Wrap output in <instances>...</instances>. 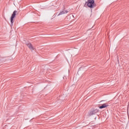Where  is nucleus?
Instances as JSON below:
<instances>
[{
	"label": "nucleus",
	"mask_w": 129,
	"mask_h": 129,
	"mask_svg": "<svg viewBox=\"0 0 129 129\" xmlns=\"http://www.w3.org/2000/svg\"><path fill=\"white\" fill-rule=\"evenodd\" d=\"M17 13H18V11L15 10L13 12V13L12 15L11 18V26H13V24H14V19H15V17H16V14H17Z\"/></svg>",
	"instance_id": "3"
},
{
	"label": "nucleus",
	"mask_w": 129,
	"mask_h": 129,
	"mask_svg": "<svg viewBox=\"0 0 129 129\" xmlns=\"http://www.w3.org/2000/svg\"><path fill=\"white\" fill-rule=\"evenodd\" d=\"M26 45L27 47H28V48H29V49H30L31 50H34V49H35L34 47H33V45H32V44L31 43H26Z\"/></svg>",
	"instance_id": "5"
},
{
	"label": "nucleus",
	"mask_w": 129,
	"mask_h": 129,
	"mask_svg": "<svg viewBox=\"0 0 129 129\" xmlns=\"http://www.w3.org/2000/svg\"><path fill=\"white\" fill-rule=\"evenodd\" d=\"M67 13H68V11L67 10H64V11H61L59 14L58 15V16H61L62 15H64L65 14H67Z\"/></svg>",
	"instance_id": "6"
},
{
	"label": "nucleus",
	"mask_w": 129,
	"mask_h": 129,
	"mask_svg": "<svg viewBox=\"0 0 129 129\" xmlns=\"http://www.w3.org/2000/svg\"><path fill=\"white\" fill-rule=\"evenodd\" d=\"M87 6L89 8H93L94 7H95L94 0H88Z\"/></svg>",
	"instance_id": "2"
},
{
	"label": "nucleus",
	"mask_w": 129,
	"mask_h": 129,
	"mask_svg": "<svg viewBox=\"0 0 129 129\" xmlns=\"http://www.w3.org/2000/svg\"><path fill=\"white\" fill-rule=\"evenodd\" d=\"M99 111L97 109H93L90 112L88 113V116H91V115L96 114Z\"/></svg>",
	"instance_id": "1"
},
{
	"label": "nucleus",
	"mask_w": 129,
	"mask_h": 129,
	"mask_svg": "<svg viewBox=\"0 0 129 129\" xmlns=\"http://www.w3.org/2000/svg\"><path fill=\"white\" fill-rule=\"evenodd\" d=\"M107 106H108V104L105 103L99 106V108L100 109H102V108H105V107H107Z\"/></svg>",
	"instance_id": "4"
}]
</instances>
